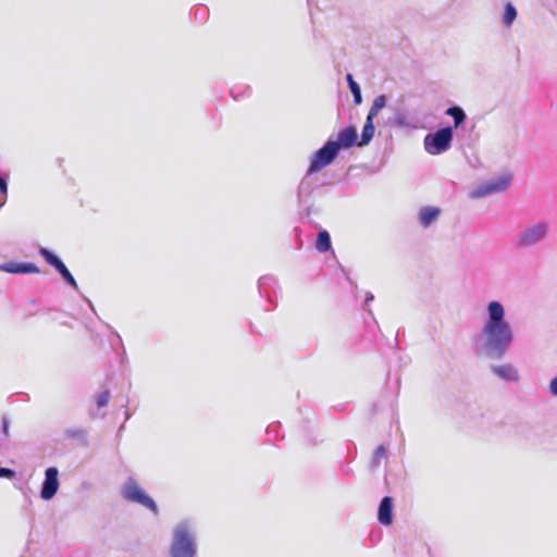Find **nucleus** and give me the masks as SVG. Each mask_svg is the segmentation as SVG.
Segmentation results:
<instances>
[{
	"label": "nucleus",
	"mask_w": 557,
	"mask_h": 557,
	"mask_svg": "<svg viewBox=\"0 0 557 557\" xmlns=\"http://www.w3.org/2000/svg\"><path fill=\"white\" fill-rule=\"evenodd\" d=\"M15 476V471L10 468L0 467V478L13 479Z\"/></svg>",
	"instance_id": "nucleus-28"
},
{
	"label": "nucleus",
	"mask_w": 557,
	"mask_h": 557,
	"mask_svg": "<svg viewBox=\"0 0 557 557\" xmlns=\"http://www.w3.org/2000/svg\"><path fill=\"white\" fill-rule=\"evenodd\" d=\"M357 140V129L355 126L349 125L338 133L337 139L333 140V144H335L336 150L339 152L341 149H349L355 145L358 146Z\"/></svg>",
	"instance_id": "nucleus-12"
},
{
	"label": "nucleus",
	"mask_w": 557,
	"mask_h": 557,
	"mask_svg": "<svg viewBox=\"0 0 557 557\" xmlns=\"http://www.w3.org/2000/svg\"><path fill=\"white\" fill-rule=\"evenodd\" d=\"M196 534L190 520L180 521L172 531L169 557H196Z\"/></svg>",
	"instance_id": "nucleus-2"
},
{
	"label": "nucleus",
	"mask_w": 557,
	"mask_h": 557,
	"mask_svg": "<svg viewBox=\"0 0 557 557\" xmlns=\"http://www.w3.org/2000/svg\"><path fill=\"white\" fill-rule=\"evenodd\" d=\"M39 255L44 258V260L54 268V270L60 274L62 280L75 290H78V285L70 270L66 268L64 262L50 249L46 247H40L38 250Z\"/></svg>",
	"instance_id": "nucleus-8"
},
{
	"label": "nucleus",
	"mask_w": 557,
	"mask_h": 557,
	"mask_svg": "<svg viewBox=\"0 0 557 557\" xmlns=\"http://www.w3.org/2000/svg\"><path fill=\"white\" fill-rule=\"evenodd\" d=\"M65 437L86 441L87 432L83 428H70L64 432Z\"/></svg>",
	"instance_id": "nucleus-22"
},
{
	"label": "nucleus",
	"mask_w": 557,
	"mask_h": 557,
	"mask_svg": "<svg viewBox=\"0 0 557 557\" xmlns=\"http://www.w3.org/2000/svg\"><path fill=\"white\" fill-rule=\"evenodd\" d=\"M441 214L440 208L436 207H422L419 211V222L426 228L429 227Z\"/></svg>",
	"instance_id": "nucleus-16"
},
{
	"label": "nucleus",
	"mask_w": 557,
	"mask_h": 557,
	"mask_svg": "<svg viewBox=\"0 0 557 557\" xmlns=\"http://www.w3.org/2000/svg\"><path fill=\"white\" fill-rule=\"evenodd\" d=\"M511 181V173H502L473 188L470 191V198L481 199L490 195L503 193L510 186Z\"/></svg>",
	"instance_id": "nucleus-6"
},
{
	"label": "nucleus",
	"mask_w": 557,
	"mask_h": 557,
	"mask_svg": "<svg viewBox=\"0 0 557 557\" xmlns=\"http://www.w3.org/2000/svg\"><path fill=\"white\" fill-rule=\"evenodd\" d=\"M548 391L550 395L557 397V375L550 380Z\"/></svg>",
	"instance_id": "nucleus-29"
},
{
	"label": "nucleus",
	"mask_w": 557,
	"mask_h": 557,
	"mask_svg": "<svg viewBox=\"0 0 557 557\" xmlns=\"http://www.w3.org/2000/svg\"><path fill=\"white\" fill-rule=\"evenodd\" d=\"M549 233V223L539 221L523 227L515 237V246L518 248H532L547 237Z\"/></svg>",
	"instance_id": "nucleus-3"
},
{
	"label": "nucleus",
	"mask_w": 557,
	"mask_h": 557,
	"mask_svg": "<svg viewBox=\"0 0 557 557\" xmlns=\"http://www.w3.org/2000/svg\"><path fill=\"white\" fill-rule=\"evenodd\" d=\"M315 247L320 252H326L332 249L331 236L326 230L319 231Z\"/></svg>",
	"instance_id": "nucleus-20"
},
{
	"label": "nucleus",
	"mask_w": 557,
	"mask_h": 557,
	"mask_svg": "<svg viewBox=\"0 0 557 557\" xmlns=\"http://www.w3.org/2000/svg\"><path fill=\"white\" fill-rule=\"evenodd\" d=\"M0 270L11 274H32L38 273L39 269L35 263L32 262H4L0 264Z\"/></svg>",
	"instance_id": "nucleus-13"
},
{
	"label": "nucleus",
	"mask_w": 557,
	"mask_h": 557,
	"mask_svg": "<svg viewBox=\"0 0 557 557\" xmlns=\"http://www.w3.org/2000/svg\"><path fill=\"white\" fill-rule=\"evenodd\" d=\"M393 122L395 126L400 128L416 129L419 127V123L401 110H395Z\"/></svg>",
	"instance_id": "nucleus-17"
},
{
	"label": "nucleus",
	"mask_w": 557,
	"mask_h": 557,
	"mask_svg": "<svg viewBox=\"0 0 557 557\" xmlns=\"http://www.w3.org/2000/svg\"><path fill=\"white\" fill-rule=\"evenodd\" d=\"M386 457V448L384 445H379L372 456L371 459V468L376 469L380 466V462L383 458Z\"/></svg>",
	"instance_id": "nucleus-23"
},
{
	"label": "nucleus",
	"mask_w": 557,
	"mask_h": 557,
	"mask_svg": "<svg viewBox=\"0 0 557 557\" xmlns=\"http://www.w3.org/2000/svg\"><path fill=\"white\" fill-rule=\"evenodd\" d=\"M515 333L506 319L504 305L492 300L486 305V319L476 337L475 351L491 359H502L513 343Z\"/></svg>",
	"instance_id": "nucleus-1"
},
{
	"label": "nucleus",
	"mask_w": 557,
	"mask_h": 557,
	"mask_svg": "<svg viewBox=\"0 0 557 557\" xmlns=\"http://www.w3.org/2000/svg\"><path fill=\"white\" fill-rule=\"evenodd\" d=\"M338 153L335 144H333V139L326 140V143L313 153L308 168L309 174L317 173L330 165L337 158Z\"/></svg>",
	"instance_id": "nucleus-7"
},
{
	"label": "nucleus",
	"mask_w": 557,
	"mask_h": 557,
	"mask_svg": "<svg viewBox=\"0 0 557 557\" xmlns=\"http://www.w3.org/2000/svg\"><path fill=\"white\" fill-rule=\"evenodd\" d=\"M8 196V178L0 173V207H2L7 200Z\"/></svg>",
	"instance_id": "nucleus-25"
},
{
	"label": "nucleus",
	"mask_w": 557,
	"mask_h": 557,
	"mask_svg": "<svg viewBox=\"0 0 557 557\" xmlns=\"http://www.w3.org/2000/svg\"><path fill=\"white\" fill-rule=\"evenodd\" d=\"M445 114L453 117V120H454L453 127L454 128H458L459 126H461L467 119V114H466L465 110L460 106H457V104H454V106H450L449 108H447Z\"/></svg>",
	"instance_id": "nucleus-19"
},
{
	"label": "nucleus",
	"mask_w": 557,
	"mask_h": 557,
	"mask_svg": "<svg viewBox=\"0 0 557 557\" xmlns=\"http://www.w3.org/2000/svg\"><path fill=\"white\" fill-rule=\"evenodd\" d=\"M374 117L367 115L366 123L362 127L360 140L358 141L359 147L367 146L373 138L375 127H374Z\"/></svg>",
	"instance_id": "nucleus-18"
},
{
	"label": "nucleus",
	"mask_w": 557,
	"mask_h": 557,
	"mask_svg": "<svg viewBox=\"0 0 557 557\" xmlns=\"http://www.w3.org/2000/svg\"><path fill=\"white\" fill-rule=\"evenodd\" d=\"M454 139V127L444 126L424 136L423 146L431 156H438L450 149Z\"/></svg>",
	"instance_id": "nucleus-5"
},
{
	"label": "nucleus",
	"mask_w": 557,
	"mask_h": 557,
	"mask_svg": "<svg viewBox=\"0 0 557 557\" xmlns=\"http://www.w3.org/2000/svg\"><path fill=\"white\" fill-rule=\"evenodd\" d=\"M490 370L493 375L506 383H518L520 374L512 363L492 364Z\"/></svg>",
	"instance_id": "nucleus-11"
},
{
	"label": "nucleus",
	"mask_w": 557,
	"mask_h": 557,
	"mask_svg": "<svg viewBox=\"0 0 557 557\" xmlns=\"http://www.w3.org/2000/svg\"><path fill=\"white\" fill-rule=\"evenodd\" d=\"M2 433L4 436L9 435V419L7 417H3L2 419Z\"/></svg>",
	"instance_id": "nucleus-31"
},
{
	"label": "nucleus",
	"mask_w": 557,
	"mask_h": 557,
	"mask_svg": "<svg viewBox=\"0 0 557 557\" xmlns=\"http://www.w3.org/2000/svg\"><path fill=\"white\" fill-rule=\"evenodd\" d=\"M122 497L131 503L141 505L149 509L154 516L159 515V507L152 497L146 494L140 487L139 483L133 478L128 476L121 488Z\"/></svg>",
	"instance_id": "nucleus-4"
},
{
	"label": "nucleus",
	"mask_w": 557,
	"mask_h": 557,
	"mask_svg": "<svg viewBox=\"0 0 557 557\" xmlns=\"http://www.w3.org/2000/svg\"><path fill=\"white\" fill-rule=\"evenodd\" d=\"M346 81H347V85H348L350 92L361 89L359 84L354 79L352 74L347 73Z\"/></svg>",
	"instance_id": "nucleus-27"
},
{
	"label": "nucleus",
	"mask_w": 557,
	"mask_h": 557,
	"mask_svg": "<svg viewBox=\"0 0 557 557\" xmlns=\"http://www.w3.org/2000/svg\"><path fill=\"white\" fill-rule=\"evenodd\" d=\"M374 299V295L371 292L366 294L364 305H368L370 301Z\"/></svg>",
	"instance_id": "nucleus-32"
},
{
	"label": "nucleus",
	"mask_w": 557,
	"mask_h": 557,
	"mask_svg": "<svg viewBox=\"0 0 557 557\" xmlns=\"http://www.w3.org/2000/svg\"><path fill=\"white\" fill-rule=\"evenodd\" d=\"M386 106V97L384 95L376 96L368 112L369 116L375 117L379 112Z\"/></svg>",
	"instance_id": "nucleus-21"
},
{
	"label": "nucleus",
	"mask_w": 557,
	"mask_h": 557,
	"mask_svg": "<svg viewBox=\"0 0 557 557\" xmlns=\"http://www.w3.org/2000/svg\"><path fill=\"white\" fill-rule=\"evenodd\" d=\"M312 174H309V172H306V175L300 181L298 188H297V197L300 203L306 202L309 197L311 196L312 191L317 187V183L311 176Z\"/></svg>",
	"instance_id": "nucleus-15"
},
{
	"label": "nucleus",
	"mask_w": 557,
	"mask_h": 557,
	"mask_svg": "<svg viewBox=\"0 0 557 557\" xmlns=\"http://www.w3.org/2000/svg\"><path fill=\"white\" fill-rule=\"evenodd\" d=\"M59 470L55 467H49L45 471V479L40 488V497L44 500L52 499L59 490Z\"/></svg>",
	"instance_id": "nucleus-9"
},
{
	"label": "nucleus",
	"mask_w": 557,
	"mask_h": 557,
	"mask_svg": "<svg viewBox=\"0 0 557 557\" xmlns=\"http://www.w3.org/2000/svg\"><path fill=\"white\" fill-rule=\"evenodd\" d=\"M516 17H517V11H516L515 7L511 3H507L505 5L503 23L505 25H511Z\"/></svg>",
	"instance_id": "nucleus-24"
},
{
	"label": "nucleus",
	"mask_w": 557,
	"mask_h": 557,
	"mask_svg": "<svg viewBox=\"0 0 557 557\" xmlns=\"http://www.w3.org/2000/svg\"><path fill=\"white\" fill-rule=\"evenodd\" d=\"M88 305L91 309H94L92 302L90 300H88Z\"/></svg>",
	"instance_id": "nucleus-33"
},
{
	"label": "nucleus",
	"mask_w": 557,
	"mask_h": 557,
	"mask_svg": "<svg viewBox=\"0 0 557 557\" xmlns=\"http://www.w3.org/2000/svg\"><path fill=\"white\" fill-rule=\"evenodd\" d=\"M109 399H110V392L109 391H103L101 392L98 396H97V399H96V403H97V406L98 407H104L108 405L109 403Z\"/></svg>",
	"instance_id": "nucleus-26"
},
{
	"label": "nucleus",
	"mask_w": 557,
	"mask_h": 557,
	"mask_svg": "<svg viewBox=\"0 0 557 557\" xmlns=\"http://www.w3.org/2000/svg\"><path fill=\"white\" fill-rule=\"evenodd\" d=\"M351 95H352V98H354V102L356 104H360L362 102L361 89H359L357 91H352Z\"/></svg>",
	"instance_id": "nucleus-30"
},
{
	"label": "nucleus",
	"mask_w": 557,
	"mask_h": 557,
	"mask_svg": "<svg viewBox=\"0 0 557 557\" xmlns=\"http://www.w3.org/2000/svg\"><path fill=\"white\" fill-rule=\"evenodd\" d=\"M393 498L391 496H384L377 508V520L383 525H389L393 522Z\"/></svg>",
	"instance_id": "nucleus-14"
},
{
	"label": "nucleus",
	"mask_w": 557,
	"mask_h": 557,
	"mask_svg": "<svg viewBox=\"0 0 557 557\" xmlns=\"http://www.w3.org/2000/svg\"><path fill=\"white\" fill-rule=\"evenodd\" d=\"M278 289V281L273 275H263L258 281V290L261 297H264L272 308L276 307L275 296Z\"/></svg>",
	"instance_id": "nucleus-10"
}]
</instances>
